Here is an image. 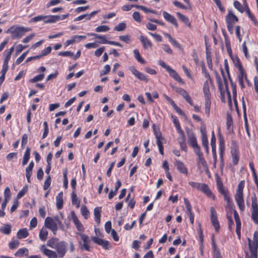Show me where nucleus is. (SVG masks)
<instances>
[{"label": "nucleus", "instance_id": "7", "mask_svg": "<svg viewBox=\"0 0 258 258\" xmlns=\"http://www.w3.org/2000/svg\"><path fill=\"white\" fill-rule=\"evenodd\" d=\"M248 248L250 252V255L254 258H257L258 249V233L255 231L253 235L252 241L250 238H248Z\"/></svg>", "mask_w": 258, "mask_h": 258}, {"label": "nucleus", "instance_id": "57", "mask_svg": "<svg viewBox=\"0 0 258 258\" xmlns=\"http://www.w3.org/2000/svg\"><path fill=\"white\" fill-rule=\"evenodd\" d=\"M28 252V250L26 248H21L19 249L15 253L16 256L21 257L23 256L24 254H27Z\"/></svg>", "mask_w": 258, "mask_h": 258}, {"label": "nucleus", "instance_id": "23", "mask_svg": "<svg viewBox=\"0 0 258 258\" xmlns=\"http://www.w3.org/2000/svg\"><path fill=\"white\" fill-rule=\"evenodd\" d=\"M77 234L80 236L81 239L83 241V244L81 248L82 249L83 247L86 251H90V249L89 243L90 242V240L89 236L83 233H77Z\"/></svg>", "mask_w": 258, "mask_h": 258}, {"label": "nucleus", "instance_id": "28", "mask_svg": "<svg viewBox=\"0 0 258 258\" xmlns=\"http://www.w3.org/2000/svg\"><path fill=\"white\" fill-rule=\"evenodd\" d=\"M51 19L50 16H43V15H38L37 16L34 17L32 18L30 20V23H34L38 21H43L46 23H50L51 22H48Z\"/></svg>", "mask_w": 258, "mask_h": 258}, {"label": "nucleus", "instance_id": "56", "mask_svg": "<svg viewBox=\"0 0 258 258\" xmlns=\"http://www.w3.org/2000/svg\"><path fill=\"white\" fill-rule=\"evenodd\" d=\"M68 170L65 168L63 171V185L64 188L68 187V180L67 177Z\"/></svg>", "mask_w": 258, "mask_h": 258}, {"label": "nucleus", "instance_id": "62", "mask_svg": "<svg viewBox=\"0 0 258 258\" xmlns=\"http://www.w3.org/2000/svg\"><path fill=\"white\" fill-rule=\"evenodd\" d=\"M19 245V241L17 240L13 239L9 243V247L11 249H14L17 248Z\"/></svg>", "mask_w": 258, "mask_h": 258}, {"label": "nucleus", "instance_id": "45", "mask_svg": "<svg viewBox=\"0 0 258 258\" xmlns=\"http://www.w3.org/2000/svg\"><path fill=\"white\" fill-rule=\"evenodd\" d=\"M134 55L137 61L141 64L146 63L145 60L141 56L138 49H136L134 50Z\"/></svg>", "mask_w": 258, "mask_h": 258}, {"label": "nucleus", "instance_id": "17", "mask_svg": "<svg viewBox=\"0 0 258 258\" xmlns=\"http://www.w3.org/2000/svg\"><path fill=\"white\" fill-rule=\"evenodd\" d=\"M91 239L94 243L101 245L104 249L108 250L111 247L110 242L107 240H103L96 236L92 237Z\"/></svg>", "mask_w": 258, "mask_h": 258}, {"label": "nucleus", "instance_id": "25", "mask_svg": "<svg viewBox=\"0 0 258 258\" xmlns=\"http://www.w3.org/2000/svg\"><path fill=\"white\" fill-rule=\"evenodd\" d=\"M226 24L234 25L236 22H238V18L233 14L231 11H229L227 15L226 16Z\"/></svg>", "mask_w": 258, "mask_h": 258}, {"label": "nucleus", "instance_id": "64", "mask_svg": "<svg viewBox=\"0 0 258 258\" xmlns=\"http://www.w3.org/2000/svg\"><path fill=\"white\" fill-rule=\"evenodd\" d=\"M109 30V27L106 25H101L98 26L95 29V31L97 32H105Z\"/></svg>", "mask_w": 258, "mask_h": 258}, {"label": "nucleus", "instance_id": "34", "mask_svg": "<svg viewBox=\"0 0 258 258\" xmlns=\"http://www.w3.org/2000/svg\"><path fill=\"white\" fill-rule=\"evenodd\" d=\"M202 144L203 147L205 148L207 153L209 152V142L207 135L205 133L202 132Z\"/></svg>", "mask_w": 258, "mask_h": 258}, {"label": "nucleus", "instance_id": "20", "mask_svg": "<svg viewBox=\"0 0 258 258\" xmlns=\"http://www.w3.org/2000/svg\"><path fill=\"white\" fill-rule=\"evenodd\" d=\"M234 217L236 223V233L239 239L241 237V221L239 215L236 210L234 211Z\"/></svg>", "mask_w": 258, "mask_h": 258}, {"label": "nucleus", "instance_id": "11", "mask_svg": "<svg viewBox=\"0 0 258 258\" xmlns=\"http://www.w3.org/2000/svg\"><path fill=\"white\" fill-rule=\"evenodd\" d=\"M198 185H196L195 188L203 192L207 197L215 200L216 197L210 190L209 186L206 183L198 182Z\"/></svg>", "mask_w": 258, "mask_h": 258}, {"label": "nucleus", "instance_id": "29", "mask_svg": "<svg viewBox=\"0 0 258 258\" xmlns=\"http://www.w3.org/2000/svg\"><path fill=\"white\" fill-rule=\"evenodd\" d=\"M140 40L142 42L144 49H152L153 46L152 43L147 37L142 35L140 37Z\"/></svg>", "mask_w": 258, "mask_h": 258}, {"label": "nucleus", "instance_id": "46", "mask_svg": "<svg viewBox=\"0 0 258 258\" xmlns=\"http://www.w3.org/2000/svg\"><path fill=\"white\" fill-rule=\"evenodd\" d=\"M231 89H232V95H233V98L234 102V104L236 108H237V101L236 100V96H237V92H236V85L234 82H231Z\"/></svg>", "mask_w": 258, "mask_h": 258}, {"label": "nucleus", "instance_id": "18", "mask_svg": "<svg viewBox=\"0 0 258 258\" xmlns=\"http://www.w3.org/2000/svg\"><path fill=\"white\" fill-rule=\"evenodd\" d=\"M41 251L48 258H57L58 255L56 252L52 250L46 248L45 245H42L40 247Z\"/></svg>", "mask_w": 258, "mask_h": 258}, {"label": "nucleus", "instance_id": "4", "mask_svg": "<svg viewBox=\"0 0 258 258\" xmlns=\"http://www.w3.org/2000/svg\"><path fill=\"white\" fill-rule=\"evenodd\" d=\"M57 224H61L58 216L54 217V219L50 217H47L45 220L44 226L50 229L54 234H55L58 229Z\"/></svg>", "mask_w": 258, "mask_h": 258}, {"label": "nucleus", "instance_id": "41", "mask_svg": "<svg viewBox=\"0 0 258 258\" xmlns=\"http://www.w3.org/2000/svg\"><path fill=\"white\" fill-rule=\"evenodd\" d=\"M72 203L75 205L77 208L80 206V200L78 199L77 195L75 191H73L71 194Z\"/></svg>", "mask_w": 258, "mask_h": 258}, {"label": "nucleus", "instance_id": "51", "mask_svg": "<svg viewBox=\"0 0 258 258\" xmlns=\"http://www.w3.org/2000/svg\"><path fill=\"white\" fill-rule=\"evenodd\" d=\"M181 139L180 140L178 141L179 144L180 145V148L181 150L184 151V152H187V146L185 142V136L184 134L183 136H181Z\"/></svg>", "mask_w": 258, "mask_h": 258}, {"label": "nucleus", "instance_id": "16", "mask_svg": "<svg viewBox=\"0 0 258 258\" xmlns=\"http://www.w3.org/2000/svg\"><path fill=\"white\" fill-rule=\"evenodd\" d=\"M71 216L72 218L73 222L75 225L76 228L77 229L78 231L80 232L79 233H82L84 232L85 230V228L82 224V223L80 222V221L78 218L77 216H76L75 213L74 211H72L71 213Z\"/></svg>", "mask_w": 258, "mask_h": 258}, {"label": "nucleus", "instance_id": "49", "mask_svg": "<svg viewBox=\"0 0 258 258\" xmlns=\"http://www.w3.org/2000/svg\"><path fill=\"white\" fill-rule=\"evenodd\" d=\"M14 47L12 46L8 50V51H7L6 50L5 51V52L6 53V54L3 62L4 63L8 64L9 61L10 60L12 53L14 51Z\"/></svg>", "mask_w": 258, "mask_h": 258}, {"label": "nucleus", "instance_id": "53", "mask_svg": "<svg viewBox=\"0 0 258 258\" xmlns=\"http://www.w3.org/2000/svg\"><path fill=\"white\" fill-rule=\"evenodd\" d=\"M172 88L177 93L182 96L183 98L188 94L187 91L182 88L173 86Z\"/></svg>", "mask_w": 258, "mask_h": 258}, {"label": "nucleus", "instance_id": "3", "mask_svg": "<svg viewBox=\"0 0 258 258\" xmlns=\"http://www.w3.org/2000/svg\"><path fill=\"white\" fill-rule=\"evenodd\" d=\"M245 185V181L244 180L240 181L238 184L235 195V200L241 211H243L245 209V205L243 200V190Z\"/></svg>", "mask_w": 258, "mask_h": 258}, {"label": "nucleus", "instance_id": "2", "mask_svg": "<svg viewBox=\"0 0 258 258\" xmlns=\"http://www.w3.org/2000/svg\"><path fill=\"white\" fill-rule=\"evenodd\" d=\"M47 246L54 249L59 258H62L67 251L68 243L64 241H59L57 238H52L47 241Z\"/></svg>", "mask_w": 258, "mask_h": 258}, {"label": "nucleus", "instance_id": "63", "mask_svg": "<svg viewBox=\"0 0 258 258\" xmlns=\"http://www.w3.org/2000/svg\"><path fill=\"white\" fill-rule=\"evenodd\" d=\"M33 169V168H30V167H27L26 168V177L27 181L29 183L31 182L30 179H31V176H32V174Z\"/></svg>", "mask_w": 258, "mask_h": 258}, {"label": "nucleus", "instance_id": "54", "mask_svg": "<svg viewBox=\"0 0 258 258\" xmlns=\"http://www.w3.org/2000/svg\"><path fill=\"white\" fill-rule=\"evenodd\" d=\"M90 36H95V38L99 39L101 41L99 42L101 44H108V40H107L105 36L104 35H100L95 33H91Z\"/></svg>", "mask_w": 258, "mask_h": 258}, {"label": "nucleus", "instance_id": "32", "mask_svg": "<svg viewBox=\"0 0 258 258\" xmlns=\"http://www.w3.org/2000/svg\"><path fill=\"white\" fill-rule=\"evenodd\" d=\"M177 16H178L180 20L182 22L184 23L185 25H186L189 28H191L192 27L191 23L187 16L181 14L179 12L177 13Z\"/></svg>", "mask_w": 258, "mask_h": 258}, {"label": "nucleus", "instance_id": "58", "mask_svg": "<svg viewBox=\"0 0 258 258\" xmlns=\"http://www.w3.org/2000/svg\"><path fill=\"white\" fill-rule=\"evenodd\" d=\"M224 68L225 70V71L226 72V74L227 75L228 79L230 81V85H231V82H233L232 79L230 77V72H229V67L228 65V62L227 59H225L224 61Z\"/></svg>", "mask_w": 258, "mask_h": 258}, {"label": "nucleus", "instance_id": "44", "mask_svg": "<svg viewBox=\"0 0 258 258\" xmlns=\"http://www.w3.org/2000/svg\"><path fill=\"white\" fill-rule=\"evenodd\" d=\"M217 188L219 192L223 196L224 199L229 197L228 191L224 188L222 183H218Z\"/></svg>", "mask_w": 258, "mask_h": 258}, {"label": "nucleus", "instance_id": "19", "mask_svg": "<svg viewBox=\"0 0 258 258\" xmlns=\"http://www.w3.org/2000/svg\"><path fill=\"white\" fill-rule=\"evenodd\" d=\"M163 16L166 21L172 24L175 28H177L178 27V25L177 23L176 19L173 15L170 14L166 11H163Z\"/></svg>", "mask_w": 258, "mask_h": 258}, {"label": "nucleus", "instance_id": "5", "mask_svg": "<svg viewBox=\"0 0 258 258\" xmlns=\"http://www.w3.org/2000/svg\"><path fill=\"white\" fill-rule=\"evenodd\" d=\"M30 30L31 29L29 28L20 26L14 27V26H12L7 30L6 32L10 33L13 39H20L25 35L26 32Z\"/></svg>", "mask_w": 258, "mask_h": 258}, {"label": "nucleus", "instance_id": "37", "mask_svg": "<svg viewBox=\"0 0 258 258\" xmlns=\"http://www.w3.org/2000/svg\"><path fill=\"white\" fill-rule=\"evenodd\" d=\"M101 212V207H96L94 210V220L98 224H99L100 223Z\"/></svg>", "mask_w": 258, "mask_h": 258}, {"label": "nucleus", "instance_id": "9", "mask_svg": "<svg viewBox=\"0 0 258 258\" xmlns=\"http://www.w3.org/2000/svg\"><path fill=\"white\" fill-rule=\"evenodd\" d=\"M152 128L154 134L157 140L156 144L158 147L159 153L161 155H163L164 147L161 140H163L164 139L162 137V133L160 129L159 128L156 127V125L155 124H153Z\"/></svg>", "mask_w": 258, "mask_h": 258}, {"label": "nucleus", "instance_id": "15", "mask_svg": "<svg viewBox=\"0 0 258 258\" xmlns=\"http://www.w3.org/2000/svg\"><path fill=\"white\" fill-rule=\"evenodd\" d=\"M183 200L186 208L185 213L189 217L191 224L193 225L195 220V214L194 212L192 211L191 205L187 199L184 198Z\"/></svg>", "mask_w": 258, "mask_h": 258}, {"label": "nucleus", "instance_id": "6", "mask_svg": "<svg viewBox=\"0 0 258 258\" xmlns=\"http://www.w3.org/2000/svg\"><path fill=\"white\" fill-rule=\"evenodd\" d=\"M159 64L164 68L168 72L170 77L173 78L175 81L180 84H184L185 83L176 71L173 69L170 66L167 64L164 61L159 60Z\"/></svg>", "mask_w": 258, "mask_h": 258}, {"label": "nucleus", "instance_id": "30", "mask_svg": "<svg viewBox=\"0 0 258 258\" xmlns=\"http://www.w3.org/2000/svg\"><path fill=\"white\" fill-rule=\"evenodd\" d=\"M212 249L213 251V257L214 258H222L220 250L218 248V247L215 243L214 236H213V237H212Z\"/></svg>", "mask_w": 258, "mask_h": 258}, {"label": "nucleus", "instance_id": "27", "mask_svg": "<svg viewBox=\"0 0 258 258\" xmlns=\"http://www.w3.org/2000/svg\"><path fill=\"white\" fill-rule=\"evenodd\" d=\"M171 117L172 119L173 122L175 125V127L178 132V133L181 136H184V132L182 130L180 122L177 118V117L173 115L172 114L171 115Z\"/></svg>", "mask_w": 258, "mask_h": 258}, {"label": "nucleus", "instance_id": "59", "mask_svg": "<svg viewBox=\"0 0 258 258\" xmlns=\"http://www.w3.org/2000/svg\"><path fill=\"white\" fill-rule=\"evenodd\" d=\"M1 231L6 235H9L11 232V226L10 225H5L0 229Z\"/></svg>", "mask_w": 258, "mask_h": 258}, {"label": "nucleus", "instance_id": "26", "mask_svg": "<svg viewBox=\"0 0 258 258\" xmlns=\"http://www.w3.org/2000/svg\"><path fill=\"white\" fill-rule=\"evenodd\" d=\"M100 11H94L92 12L90 14H86L80 15L74 19V21H79L85 19L86 20H90L96 14H97Z\"/></svg>", "mask_w": 258, "mask_h": 258}, {"label": "nucleus", "instance_id": "40", "mask_svg": "<svg viewBox=\"0 0 258 258\" xmlns=\"http://www.w3.org/2000/svg\"><path fill=\"white\" fill-rule=\"evenodd\" d=\"M188 144L192 148L199 145L197 138L194 133H191L189 136H188Z\"/></svg>", "mask_w": 258, "mask_h": 258}, {"label": "nucleus", "instance_id": "48", "mask_svg": "<svg viewBox=\"0 0 258 258\" xmlns=\"http://www.w3.org/2000/svg\"><path fill=\"white\" fill-rule=\"evenodd\" d=\"M17 237L19 239L25 238L29 235V232L26 228L20 229L17 232Z\"/></svg>", "mask_w": 258, "mask_h": 258}, {"label": "nucleus", "instance_id": "52", "mask_svg": "<svg viewBox=\"0 0 258 258\" xmlns=\"http://www.w3.org/2000/svg\"><path fill=\"white\" fill-rule=\"evenodd\" d=\"M224 200L226 202V209H229V210L234 211V205L232 201L231 200L229 197L225 198Z\"/></svg>", "mask_w": 258, "mask_h": 258}, {"label": "nucleus", "instance_id": "24", "mask_svg": "<svg viewBox=\"0 0 258 258\" xmlns=\"http://www.w3.org/2000/svg\"><path fill=\"white\" fill-rule=\"evenodd\" d=\"M244 2L245 3L244 5L246 7V14H247L248 17L250 20V21L252 22L255 26H258V21L257 20L255 16L250 11L246 1L244 0Z\"/></svg>", "mask_w": 258, "mask_h": 258}, {"label": "nucleus", "instance_id": "12", "mask_svg": "<svg viewBox=\"0 0 258 258\" xmlns=\"http://www.w3.org/2000/svg\"><path fill=\"white\" fill-rule=\"evenodd\" d=\"M251 219L253 221V222L257 224H258V204L257 198L254 195L251 197Z\"/></svg>", "mask_w": 258, "mask_h": 258}, {"label": "nucleus", "instance_id": "43", "mask_svg": "<svg viewBox=\"0 0 258 258\" xmlns=\"http://www.w3.org/2000/svg\"><path fill=\"white\" fill-rule=\"evenodd\" d=\"M165 37L168 38L169 41L172 44V45L177 47L181 48V45L180 43L175 39H173L171 35L168 33H164Z\"/></svg>", "mask_w": 258, "mask_h": 258}, {"label": "nucleus", "instance_id": "36", "mask_svg": "<svg viewBox=\"0 0 258 258\" xmlns=\"http://www.w3.org/2000/svg\"><path fill=\"white\" fill-rule=\"evenodd\" d=\"M244 2V0H243ZM245 3L243 2V5H242L238 1H235L233 3V6L234 8L237 9L239 12L243 13L244 12H246V7L244 5Z\"/></svg>", "mask_w": 258, "mask_h": 258}, {"label": "nucleus", "instance_id": "60", "mask_svg": "<svg viewBox=\"0 0 258 258\" xmlns=\"http://www.w3.org/2000/svg\"><path fill=\"white\" fill-rule=\"evenodd\" d=\"M198 235L199 237V241L201 242V244H203L204 241V235H203V230L202 228V225L200 223H198Z\"/></svg>", "mask_w": 258, "mask_h": 258}, {"label": "nucleus", "instance_id": "10", "mask_svg": "<svg viewBox=\"0 0 258 258\" xmlns=\"http://www.w3.org/2000/svg\"><path fill=\"white\" fill-rule=\"evenodd\" d=\"M230 153L232 156V164L234 166L236 165L239 160V150L237 143L235 140H232L231 142Z\"/></svg>", "mask_w": 258, "mask_h": 258}, {"label": "nucleus", "instance_id": "38", "mask_svg": "<svg viewBox=\"0 0 258 258\" xmlns=\"http://www.w3.org/2000/svg\"><path fill=\"white\" fill-rule=\"evenodd\" d=\"M30 152L31 149L29 147H27L26 149V151L24 154L23 157V160L22 163L23 166L25 165L28 162L30 157Z\"/></svg>", "mask_w": 258, "mask_h": 258}, {"label": "nucleus", "instance_id": "39", "mask_svg": "<svg viewBox=\"0 0 258 258\" xmlns=\"http://www.w3.org/2000/svg\"><path fill=\"white\" fill-rule=\"evenodd\" d=\"M48 231L44 226L42 227L39 233V237L42 241H45L47 238Z\"/></svg>", "mask_w": 258, "mask_h": 258}, {"label": "nucleus", "instance_id": "50", "mask_svg": "<svg viewBox=\"0 0 258 258\" xmlns=\"http://www.w3.org/2000/svg\"><path fill=\"white\" fill-rule=\"evenodd\" d=\"M145 95H146V97L147 98L148 101L150 103L153 102L154 101H153V98H154L155 99H157L159 98V94H158V92H154L153 93V94H152L153 97L152 96V95L151 94V93L149 92H146Z\"/></svg>", "mask_w": 258, "mask_h": 258}, {"label": "nucleus", "instance_id": "31", "mask_svg": "<svg viewBox=\"0 0 258 258\" xmlns=\"http://www.w3.org/2000/svg\"><path fill=\"white\" fill-rule=\"evenodd\" d=\"M56 205L58 210H60L63 207V192L62 191L59 192L56 197Z\"/></svg>", "mask_w": 258, "mask_h": 258}, {"label": "nucleus", "instance_id": "33", "mask_svg": "<svg viewBox=\"0 0 258 258\" xmlns=\"http://www.w3.org/2000/svg\"><path fill=\"white\" fill-rule=\"evenodd\" d=\"M205 98V113L207 117L210 116V109L211 105V97H204Z\"/></svg>", "mask_w": 258, "mask_h": 258}, {"label": "nucleus", "instance_id": "42", "mask_svg": "<svg viewBox=\"0 0 258 258\" xmlns=\"http://www.w3.org/2000/svg\"><path fill=\"white\" fill-rule=\"evenodd\" d=\"M203 91L204 97H211V93L209 89V83L207 80L204 83Z\"/></svg>", "mask_w": 258, "mask_h": 258}, {"label": "nucleus", "instance_id": "47", "mask_svg": "<svg viewBox=\"0 0 258 258\" xmlns=\"http://www.w3.org/2000/svg\"><path fill=\"white\" fill-rule=\"evenodd\" d=\"M237 70L238 71V79H245L246 81L248 82V80L247 79V74L243 67L240 68Z\"/></svg>", "mask_w": 258, "mask_h": 258}, {"label": "nucleus", "instance_id": "35", "mask_svg": "<svg viewBox=\"0 0 258 258\" xmlns=\"http://www.w3.org/2000/svg\"><path fill=\"white\" fill-rule=\"evenodd\" d=\"M69 16V14H65V15H62L61 16L51 15L50 16L51 19L47 21L51 22V23H55L59 20H63L67 18Z\"/></svg>", "mask_w": 258, "mask_h": 258}, {"label": "nucleus", "instance_id": "22", "mask_svg": "<svg viewBox=\"0 0 258 258\" xmlns=\"http://www.w3.org/2000/svg\"><path fill=\"white\" fill-rule=\"evenodd\" d=\"M130 71L139 80L141 81L147 82L148 78L142 72L137 70L134 67H131Z\"/></svg>", "mask_w": 258, "mask_h": 258}, {"label": "nucleus", "instance_id": "13", "mask_svg": "<svg viewBox=\"0 0 258 258\" xmlns=\"http://www.w3.org/2000/svg\"><path fill=\"white\" fill-rule=\"evenodd\" d=\"M210 219L216 232L218 233L220 230V226L218 220L216 211L213 207L210 208Z\"/></svg>", "mask_w": 258, "mask_h": 258}, {"label": "nucleus", "instance_id": "14", "mask_svg": "<svg viewBox=\"0 0 258 258\" xmlns=\"http://www.w3.org/2000/svg\"><path fill=\"white\" fill-rule=\"evenodd\" d=\"M226 46L227 49V51L228 54H229L233 63L234 64V66L237 69H239L240 68L243 67L242 63L239 59V58L238 57L237 55H233L232 54V50L230 47V44L229 42H227L226 41Z\"/></svg>", "mask_w": 258, "mask_h": 258}, {"label": "nucleus", "instance_id": "8", "mask_svg": "<svg viewBox=\"0 0 258 258\" xmlns=\"http://www.w3.org/2000/svg\"><path fill=\"white\" fill-rule=\"evenodd\" d=\"M218 138L219 141V156H220V167L222 170L224 166V153L225 150V141L224 139L220 132V130H219Z\"/></svg>", "mask_w": 258, "mask_h": 258}, {"label": "nucleus", "instance_id": "1", "mask_svg": "<svg viewBox=\"0 0 258 258\" xmlns=\"http://www.w3.org/2000/svg\"><path fill=\"white\" fill-rule=\"evenodd\" d=\"M221 73L222 75L223 80H224V83L221 81V79L220 77H218L217 78V83L218 85V88L219 89V91L220 92V95H221V99L222 102L225 103V93L227 94V97H228V105L230 107H232V100H231V96L230 94V92L228 89V81L226 77V75L225 74L223 70L222 69H221Z\"/></svg>", "mask_w": 258, "mask_h": 258}, {"label": "nucleus", "instance_id": "55", "mask_svg": "<svg viewBox=\"0 0 258 258\" xmlns=\"http://www.w3.org/2000/svg\"><path fill=\"white\" fill-rule=\"evenodd\" d=\"M45 75L44 74H40L36 75L34 78L29 80V82L34 83L38 81H42L44 78Z\"/></svg>", "mask_w": 258, "mask_h": 258}, {"label": "nucleus", "instance_id": "21", "mask_svg": "<svg viewBox=\"0 0 258 258\" xmlns=\"http://www.w3.org/2000/svg\"><path fill=\"white\" fill-rule=\"evenodd\" d=\"M175 166L179 172L186 175H188V169L182 161L177 160H176L175 162Z\"/></svg>", "mask_w": 258, "mask_h": 258}, {"label": "nucleus", "instance_id": "61", "mask_svg": "<svg viewBox=\"0 0 258 258\" xmlns=\"http://www.w3.org/2000/svg\"><path fill=\"white\" fill-rule=\"evenodd\" d=\"M81 212L82 215L83 216L84 218L87 219L88 218V216L89 214V212L87 207L85 205L82 206L81 208Z\"/></svg>", "mask_w": 258, "mask_h": 258}]
</instances>
